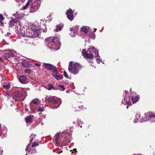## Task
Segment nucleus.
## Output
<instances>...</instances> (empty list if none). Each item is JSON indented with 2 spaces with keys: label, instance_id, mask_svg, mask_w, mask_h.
<instances>
[{
  "label": "nucleus",
  "instance_id": "nucleus-1",
  "mask_svg": "<svg viewBox=\"0 0 155 155\" xmlns=\"http://www.w3.org/2000/svg\"><path fill=\"white\" fill-rule=\"evenodd\" d=\"M82 55L86 58L88 62L91 63V59L94 57L93 53L94 54L95 58H96V60L97 63H99L101 61L100 60V57L98 55V51L96 50L93 46H91L88 49L87 51L85 49H83L82 51Z\"/></svg>",
  "mask_w": 155,
  "mask_h": 155
},
{
  "label": "nucleus",
  "instance_id": "nucleus-2",
  "mask_svg": "<svg viewBox=\"0 0 155 155\" xmlns=\"http://www.w3.org/2000/svg\"><path fill=\"white\" fill-rule=\"evenodd\" d=\"M9 25L11 27L15 26L16 32L21 36L22 37H25L26 35L25 34L24 27L19 21L17 20V19L12 18V20L9 22Z\"/></svg>",
  "mask_w": 155,
  "mask_h": 155
},
{
  "label": "nucleus",
  "instance_id": "nucleus-3",
  "mask_svg": "<svg viewBox=\"0 0 155 155\" xmlns=\"http://www.w3.org/2000/svg\"><path fill=\"white\" fill-rule=\"evenodd\" d=\"M59 41V38L58 37H55L53 39L49 37L46 40V45L50 49L57 50L60 48L61 43Z\"/></svg>",
  "mask_w": 155,
  "mask_h": 155
},
{
  "label": "nucleus",
  "instance_id": "nucleus-4",
  "mask_svg": "<svg viewBox=\"0 0 155 155\" xmlns=\"http://www.w3.org/2000/svg\"><path fill=\"white\" fill-rule=\"evenodd\" d=\"M80 35L83 38L85 39L86 41H89L90 38L93 39L95 38V35L93 32L89 31V28L87 26H83L81 28Z\"/></svg>",
  "mask_w": 155,
  "mask_h": 155
},
{
  "label": "nucleus",
  "instance_id": "nucleus-5",
  "mask_svg": "<svg viewBox=\"0 0 155 155\" xmlns=\"http://www.w3.org/2000/svg\"><path fill=\"white\" fill-rule=\"evenodd\" d=\"M33 0H28L26 5L23 7V9L25 10L28 6L31 5L30 8V12H34L37 10L40 7L41 1L40 0H37L32 2Z\"/></svg>",
  "mask_w": 155,
  "mask_h": 155
},
{
  "label": "nucleus",
  "instance_id": "nucleus-6",
  "mask_svg": "<svg viewBox=\"0 0 155 155\" xmlns=\"http://www.w3.org/2000/svg\"><path fill=\"white\" fill-rule=\"evenodd\" d=\"M36 135L35 134H32L29 137L30 139V143L28 144L25 148L27 153H30L31 154H34L36 152V150L35 149V147L38 145V142L35 141L33 144L32 141L33 139L35 137Z\"/></svg>",
  "mask_w": 155,
  "mask_h": 155
},
{
  "label": "nucleus",
  "instance_id": "nucleus-7",
  "mask_svg": "<svg viewBox=\"0 0 155 155\" xmlns=\"http://www.w3.org/2000/svg\"><path fill=\"white\" fill-rule=\"evenodd\" d=\"M81 68V66L79 64L73 61H70L68 65V71L71 73L76 74Z\"/></svg>",
  "mask_w": 155,
  "mask_h": 155
},
{
  "label": "nucleus",
  "instance_id": "nucleus-8",
  "mask_svg": "<svg viewBox=\"0 0 155 155\" xmlns=\"http://www.w3.org/2000/svg\"><path fill=\"white\" fill-rule=\"evenodd\" d=\"M38 31L36 28L32 29L29 30L26 33V36L30 38H34L37 36L39 35Z\"/></svg>",
  "mask_w": 155,
  "mask_h": 155
},
{
  "label": "nucleus",
  "instance_id": "nucleus-9",
  "mask_svg": "<svg viewBox=\"0 0 155 155\" xmlns=\"http://www.w3.org/2000/svg\"><path fill=\"white\" fill-rule=\"evenodd\" d=\"M56 97L55 96H52L50 97H48L47 99V100L49 102L51 103H53V104H55V103H58L59 104V105L57 106H55L54 107L52 108L53 109L57 108L59 107L60 104L61 103V99L59 98H57V99H56Z\"/></svg>",
  "mask_w": 155,
  "mask_h": 155
},
{
  "label": "nucleus",
  "instance_id": "nucleus-10",
  "mask_svg": "<svg viewBox=\"0 0 155 155\" xmlns=\"http://www.w3.org/2000/svg\"><path fill=\"white\" fill-rule=\"evenodd\" d=\"M70 28L71 32L69 33V36L71 37H75V35L78 34L79 30L78 26H75L72 28Z\"/></svg>",
  "mask_w": 155,
  "mask_h": 155
},
{
  "label": "nucleus",
  "instance_id": "nucleus-11",
  "mask_svg": "<svg viewBox=\"0 0 155 155\" xmlns=\"http://www.w3.org/2000/svg\"><path fill=\"white\" fill-rule=\"evenodd\" d=\"M44 64L46 68L49 70H52L53 73H58L57 68L53 65L48 63H44Z\"/></svg>",
  "mask_w": 155,
  "mask_h": 155
},
{
  "label": "nucleus",
  "instance_id": "nucleus-12",
  "mask_svg": "<svg viewBox=\"0 0 155 155\" xmlns=\"http://www.w3.org/2000/svg\"><path fill=\"white\" fill-rule=\"evenodd\" d=\"M140 117V115L139 114H137L136 115L135 118L134 119V122L135 123H138V122H143L146 121L148 120L147 117V114L145 115V119H143V118L141 120H139V118Z\"/></svg>",
  "mask_w": 155,
  "mask_h": 155
},
{
  "label": "nucleus",
  "instance_id": "nucleus-13",
  "mask_svg": "<svg viewBox=\"0 0 155 155\" xmlns=\"http://www.w3.org/2000/svg\"><path fill=\"white\" fill-rule=\"evenodd\" d=\"M40 103V101L38 99H35L31 101V103L33 104L32 106L31 107V110L33 111L35 110L36 109V106L39 105Z\"/></svg>",
  "mask_w": 155,
  "mask_h": 155
},
{
  "label": "nucleus",
  "instance_id": "nucleus-14",
  "mask_svg": "<svg viewBox=\"0 0 155 155\" xmlns=\"http://www.w3.org/2000/svg\"><path fill=\"white\" fill-rule=\"evenodd\" d=\"M130 98L127 97V96H125L124 98V101L123 100L122 102V103L123 104H127V106L126 107L127 109L128 108L129 106H130L131 105V103L130 101Z\"/></svg>",
  "mask_w": 155,
  "mask_h": 155
},
{
  "label": "nucleus",
  "instance_id": "nucleus-15",
  "mask_svg": "<svg viewBox=\"0 0 155 155\" xmlns=\"http://www.w3.org/2000/svg\"><path fill=\"white\" fill-rule=\"evenodd\" d=\"M18 79L19 82L22 84H25L28 82L27 78L23 75L20 76L18 78Z\"/></svg>",
  "mask_w": 155,
  "mask_h": 155
},
{
  "label": "nucleus",
  "instance_id": "nucleus-16",
  "mask_svg": "<svg viewBox=\"0 0 155 155\" xmlns=\"http://www.w3.org/2000/svg\"><path fill=\"white\" fill-rule=\"evenodd\" d=\"M16 53V52L15 51H11L8 53H6L4 54L3 56L5 59L8 58L10 57H13L14 54Z\"/></svg>",
  "mask_w": 155,
  "mask_h": 155
},
{
  "label": "nucleus",
  "instance_id": "nucleus-17",
  "mask_svg": "<svg viewBox=\"0 0 155 155\" xmlns=\"http://www.w3.org/2000/svg\"><path fill=\"white\" fill-rule=\"evenodd\" d=\"M147 117L148 120L151 122L155 121V116L151 113L149 112L147 114Z\"/></svg>",
  "mask_w": 155,
  "mask_h": 155
},
{
  "label": "nucleus",
  "instance_id": "nucleus-18",
  "mask_svg": "<svg viewBox=\"0 0 155 155\" xmlns=\"http://www.w3.org/2000/svg\"><path fill=\"white\" fill-rule=\"evenodd\" d=\"M74 18L73 11L70 8L68 10V19L71 21L73 20Z\"/></svg>",
  "mask_w": 155,
  "mask_h": 155
},
{
  "label": "nucleus",
  "instance_id": "nucleus-19",
  "mask_svg": "<svg viewBox=\"0 0 155 155\" xmlns=\"http://www.w3.org/2000/svg\"><path fill=\"white\" fill-rule=\"evenodd\" d=\"M13 15L17 19L21 18L24 16V14L17 12L15 14H13Z\"/></svg>",
  "mask_w": 155,
  "mask_h": 155
},
{
  "label": "nucleus",
  "instance_id": "nucleus-20",
  "mask_svg": "<svg viewBox=\"0 0 155 155\" xmlns=\"http://www.w3.org/2000/svg\"><path fill=\"white\" fill-rule=\"evenodd\" d=\"M59 134L58 133H57L54 137V140L55 142V143L57 146L59 144L58 140H59Z\"/></svg>",
  "mask_w": 155,
  "mask_h": 155
},
{
  "label": "nucleus",
  "instance_id": "nucleus-21",
  "mask_svg": "<svg viewBox=\"0 0 155 155\" xmlns=\"http://www.w3.org/2000/svg\"><path fill=\"white\" fill-rule=\"evenodd\" d=\"M63 25L61 24L59 25L56 26V28L54 30V31L56 32L58 31H61L62 28H63Z\"/></svg>",
  "mask_w": 155,
  "mask_h": 155
},
{
  "label": "nucleus",
  "instance_id": "nucleus-22",
  "mask_svg": "<svg viewBox=\"0 0 155 155\" xmlns=\"http://www.w3.org/2000/svg\"><path fill=\"white\" fill-rule=\"evenodd\" d=\"M22 65L24 67L29 68L31 64L29 61H24L22 62Z\"/></svg>",
  "mask_w": 155,
  "mask_h": 155
},
{
  "label": "nucleus",
  "instance_id": "nucleus-23",
  "mask_svg": "<svg viewBox=\"0 0 155 155\" xmlns=\"http://www.w3.org/2000/svg\"><path fill=\"white\" fill-rule=\"evenodd\" d=\"M14 95L17 97H21L22 95V93L18 91H15L14 93Z\"/></svg>",
  "mask_w": 155,
  "mask_h": 155
},
{
  "label": "nucleus",
  "instance_id": "nucleus-24",
  "mask_svg": "<svg viewBox=\"0 0 155 155\" xmlns=\"http://www.w3.org/2000/svg\"><path fill=\"white\" fill-rule=\"evenodd\" d=\"M55 74H53L52 75L57 80H59L61 79L63 77V75H58L56 73Z\"/></svg>",
  "mask_w": 155,
  "mask_h": 155
},
{
  "label": "nucleus",
  "instance_id": "nucleus-25",
  "mask_svg": "<svg viewBox=\"0 0 155 155\" xmlns=\"http://www.w3.org/2000/svg\"><path fill=\"white\" fill-rule=\"evenodd\" d=\"M33 117V116H29L25 118L26 122L27 124L31 122L32 121V118Z\"/></svg>",
  "mask_w": 155,
  "mask_h": 155
},
{
  "label": "nucleus",
  "instance_id": "nucleus-26",
  "mask_svg": "<svg viewBox=\"0 0 155 155\" xmlns=\"http://www.w3.org/2000/svg\"><path fill=\"white\" fill-rule=\"evenodd\" d=\"M47 89L49 90H50L52 89L57 90V88H55L53 85L52 84H50L48 85V88H47Z\"/></svg>",
  "mask_w": 155,
  "mask_h": 155
},
{
  "label": "nucleus",
  "instance_id": "nucleus-27",
  "mask_svg": "<svg viewBox=\"0 0 155 155\" xmlns=\"http://www.w3.org/2000/svg\"><path fill=\"white\" fill-rule=\"evenodd\" d=\"M4 17L2 15L0 14V25L2 26L3 25V21L4 20Z\"/></svg>",
  "mask_w": 155,
  "mask_h": 155
},
{
  "label": "nucleus",
  "instance_id": "nucleus-28",
  "mask_svg": "<svg viewBox=\"0 0 155 155\" xmlns=\"http://www.w3.org/2000/svg\"><path fill=\"white\" fill-rule=\"evenodd\" d=\"M56 88L57 89V90L59 89L61 91H64L65 89L64 86L63 85H60L58 86V87H56Z\"/></svg>",
  "mask_w": 155,
  "mask_h": 155
},
{
  "label": "nucleus",
  "instance_id": "nucleus-29",
  "mask_svg": "<svg viewBox=\"0 0 155 155\" xmlns=\"http://www.w3.org/2000/svg\"><path fill=\"white\" fill-rule=\"evenodd\" d=\"M138 97H133L132 98V101L133 103L134 104L137 102L138 101Z\"/></svg>",
  "mask_w": 155,
  "mask_h": 155
},
{
  "label": "nucleus",
  "instance_id": "nucleus-30",
  "mask_svg": "<svg viewBox=\"0 0 155 155\" xmlns=\"http://www.w3.org/2000/svg\"><path fill=\"white\" fill-rule=\"evenodd\" d=\"M6 95L7 97L8 98V99H11L12 97V96L11 94L9 91H7L6 92Z\"/></svg>",
  "mask_w": 155,
  "mask_h": 155
},
{
  "label": "nucleus",
  "instance_id": "nucleus-31",
  "mask_svg": "<svg viewBox=\"0 0 155 155\" xmlns=\"http://www.w3.org/2000/svg\"><path fill=\"white\" fill-rule=\"evenodd\" d=\"M3 88L6 89H9L10 87V85L9 84H8L6 85H3L2 86Z\"/></svg>",
  "mask_w": 155,
  "mask_h": 155
},
{
  "label": "nucleus",
  "instance_id": "nucleus-32",
  "mask_svg": "<svg viewBox=\"0 0 155 155\" xmlns=\"http://www.w3.org/2000/svg\"><path fill=\"white\" fill-rule=\"evenodd\" d=\"M45 109L43 107H39L38 109V112H42L44 111Z\"/></svg>",
  "mask_w": 155,
  "mask_h": 155
},
{
  "label": "nucleus",
  "instance_id": "nucleus-33",
  "mask_svg": "<svg viewBox=\"0 0 155 155\" xmlns=\"http://www.w3.org/2000/svg\"><path fill=\"white\" fill-rule=\"evenodd\" d=\"M25 71L26 73H28V74H30L31 73V71L29 69H26L25 70Z\"/></svg>",
  "mask_w": 155,
  "mask_h": 155
},
{
  "label": "nucleus",
  "instance_id": "nucleus-34",
  "mask_svg": "<svg viewBox=\"0 0 155 155\" xmlns=\"http://www.w3.org/2000/svg\"><path fill=\"white\" fill-rule=\"evenodd\" d=\"M128 94V91H125V95H124V97L125 96H127V97H129L128 95H127Z\"/></svg>",
  "mask_w": 155,
  "mask_h": 155
},
{
  "label": "nucleus",
  "instance_id": "nucleus-35",
  "mask_svg": "<svg viewBox=\"0 0 155 155\" xmlns=\"http://www.w3.org/2000/svg\"><path fill=\"white\" fill-rule=\"evenodd\" d=\"M82 123V122L81 120H78V121H77V124L78 126H80V124H81Z\"/></svg>",
  "mask_w": 155,
  "mask_h": 155
},
{
  "label": "nucleus",
  "instance_id": "nucleus-36",
  "mask_svg": "<svg viewBox=\"0 0 155 155\" xmlns=\"http://www.w3.org/2000/svg\"><path fill=\"white\" fill-rule=\"evenodd\" d=\"M64 76L66 78H68V76L67 75V73L65 71H64Z\"/></svg>",
  "mask_w": 155,
  "mask_h": 155
},
{
  "label": "nucleus",
  "instance_id": "nucleus-37",
  "mask_svg": "<svg viewBox=\"0 0 155 155\" xmlns=\"http://www.w3.org/2000/svg\"><path fill=\"white\" fill-rule=\"evenodd\" d=\"M70 131H69V132H70V133H71L73 131V128L72 127H70Z\"/></svg>",
  "mask_w": 155,
  "mask_h": 155
},
{
  "label": "nucleus",
  "instance_id": "nucleus-38",
  "mask_svg": "<svg viewBox=\"0 0 155 155\" xmlns=\"http://www.w3.org/2000/svg\"><path fill=\"white\" fill-rule=\"evenodd\" d=\"M35 65L38 67H39L41 66V64L39 63H35Z\"/></svg>",
  "mask_w": 155,
  "mask_h": 155
},
{
  "label": "nucleus",
  "instance_id": "nucleus-39",
  "mask_svg": "<svg viewBox=\"0 0 155 155\" xmlns=\"http://www.w3.org/2000/svg\"><path fill=\"white\" fill-rule=\"evenodd\" d=\"M56 152L57 153H58V154H60V153L62 152V151H56Z\"/></svg>",
  "mask_w": 155,
  "mask_h": 155
},
{
  "label": "nucleus",
  "instance_id": "nucleus-40",
  "mask_svg": "<svg viewBox=\"0 0 155 155\" xmlns=\"http://www.w3.org/2000/svg\"><path fill=\"white\" fill-rule=\"evenodd\" d=\"M44 27H45V29H43V31L44 32H46V29H45L46 28V26H45V25H44Z\"/></svg>",
  "mask_w": 155,
  "mask_h": 155
},
{
  "label": "nucleus",
  "instance_id": "nucleus-41",
  "mask_svg": "<svg viewBox=\"0 0 155 155\" xmlns=\"http://www.w3.org/2000/svg\"><path fill=\"white\" fill-rule=\"evenodd\" d=\"M143 118V119H145V118H144V117H142V118L140 116V118H139V120H141Z\"/></svg>",
  "mask_w": 155,
  "mask_h": 155
},
{
  "label": "nucleus",
  "instance_id": "nucleus-42",
  "mask_svg": "<svg viewBox=\"0 0 155 155\" xmlns=\"http://www.w3.org/2000/svg\"><path fill=\"white\" fill-rule=\"evenodd\" d=\"M66 15H67V17L68 18V10H67V12H66Z\"/></svg>",
  "mask_w": 155,
  "mask_h": 155
},
{
  "label": "nucleus",
  "instance_id": "nucleus-43",
  "mask_svg": "<svg viewBox=\"0 0 155 155\" xmlns=\"http://www.w3.org/2000/svg\"><path fill=\"white\" fill-rule=\"evenodd\" d=\"M10 35V33H8L6 35V36H8L9 35Z\"/></svg>",
  "mask_w": 155,
  "mask_h": 155
},
{
  "label": "nucleus",
  "instance_id": "nucleus-44",
  "mask_svg": "<svg viewBox=\"0 0 155 155\" xmlns=\"http://www.w3.org/2000/svg\"><path fill=\"white\" fill-rule=\"evenodd\" d=\"M6 133V131H5V132L4 133H3L2 134H3V135H5V134ZM1 133L2 134V131H1Z\"/></svg>",
  "mask_w": 155,
  "mask_h": 155
},
{
  "label": "nucleus",
  "instance_id": "nucleus-45",
  "mask_svg": "<svg viewBox=\"0 0 155 155\" xmlns=\"http://www.w3.org/2000/svg\"><path fill=\"white\" fill-rule=\"evenodd\" d=\"M73 151H75V152H77V151H76V149H73Z\"/></svg>",
  "mask_w": 155,
  "mask_h": 155
},
{
  "label": "nucleus",
  "instance_id": "nucleus-46",
  "mask_svg": "<svg viewBox=\"0 0 155 155\" xmlns=\"http://www.w3.org/2000/svg\"><path fill=\"white\" fill-rule=\"evenodd\" d=\"M73 124H76V122L75 121H73Z\"/></svg>",
  "mask_w": 155,
  "mask_h": 155
},
{
  "label": "nucleus",
  "instance_id": "nucleus-47",
  "mask_svg": "<svg viewBox=\"0 0 155 155\" xmlns=\"http://www.w3.org/2000/svg\"><path fill=\"white\" fill-rule=\"evenodd\" d=\"M0 60L1 61H3V59L0 57Z\"/></svg>",
  "mask_w": 155,
  "mask_h": 155
},
{
  "label": "nucleus",
  "instance_id": "nucleus-48",
  "mask_svg": "<svg viewBox=\"0 0 155 155\" xmlns=\"http://www.w3.org/2000/svg\"><path fill=\"white\" fill-rule=\"evenodd\" d=\"M75 110V111H78V110Z\"/></svg>",
  "mask_w": 155,
  "mask_h": 155
},
{
  "label": "nucleus",
  "instance_id": "nucleus-49",
  "mask_svg": "<svg viewBox=\"0 0 155 155\" xmlns=\"http://www.w3.org/2000/svg\"><path fill=\"white\" fill-rule=\"evenodd\" d=\"M95 29L94 32H95V31H96V29Z\"/></svg>",
  "mask_w": 155,
  "mask_h": 155
},
{
  "label": "nucleus",
  "instance_id": "nucleus-50",
  "mask_svg": "<svg viewBox=\"0 0 155 155\" xmlns=\"http://www.w3.org/2000/svg\"><path fill=\"white\" fill-rule=\"evenodd\" d=\"M1 127V124L0 123V127Z\"/></svg>",
  "mask_w": 155,
  "mask_h": 155
},
{
  "label": "nucleus",
  "instance_id": "nucleus-51",
  "mask_svg": "<svg viewBox=\"0 0 155 155\" xmlns=\"http://www.w3.org/2000/svg\"><path fill=\"white\" fill-rule=\"evenodd\" d=\"M71 151L72 152V150H70V152H71Z\"/></svg>",
  "mask_w": 155,
  "mask_h": 155
},
{
  "label": "nucleus",
  "instance_id": "nucleus-52",
  "mask_svg": "<svg viewBox=\"0 0 155 155\" xmlns=\"http://www.w3.org/2000/svg\"><path fill=\"white\" fill-rule=\"evenodd\" d=\"M80 127H82V126H80Z\"/></svg>",
  "mask_w": 155,
  "mask_h": 155
},
{
  "label": "nucleus",
  "instance_id": "nucleus-53",
  "mask_svg": "<svg viewBox=\"0 0 155 155\" xmlns=\"http://www.w3.org/2000/svg\"><path fill=\"white\" fill-rule=\"evenodd\" d=\"M66 92L67 93L68 92V91H66Z\"/></svg>",
  "mask_w": 155,
  "mask_h": 155
},
{
  "label": "nucleus",
  "instance_id": "nucleus-54",
  "mask_svg": "<svg viewBox=\"0 0 155 155\" xmlns=\"http://www.w3.org/2000/svg\"><path fill=\"white\" fill-rule=\"evenodd\" d=\"M68 137H69V136H70V135H68Z\"/></svg>",
  "mask_w": 155,
  "mask_h": 155
},
{
  "label": "nucleus",
  "instance_id": "nucleus-55",
  "mask_svg": "<svg viewBox=\"0 0 155 155\" xmlns=\"http://www.w3.org/2000/svg\"><path fill=\"white\" fill-rule=\"evenodd\" d=\"M68 143L69 142V140H68Z\"/></svg>",
  "mask_w": 155,
  "mask_h": 155
},
{
  "label": "nucleus",
  "instance_id": "nucleus-56",
  "mask_svg": "<svg viewBox=\"0 0 155 155\" xmlns=\"http://www.w3.org/2000/svg\"><path fill=\"white\" fill-rule=\"evenodd\" d=\"M25 155H27V154H26Z\"/></svg>",
  "mask_w": 155,
  "mask_h": 155
}]
</instances>
